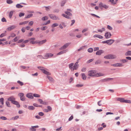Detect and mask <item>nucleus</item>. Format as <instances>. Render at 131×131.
I'll use <instances>...</instances> for the list:
<instances>
[{
    "instance_id": "7",
    "label": "nucleus",
    "mask_w": 131,
    "mask_h": 131,
    "mask_svg": "<svg viewBox=\"0 0 131 131\" xmlns=\"http://www.w3.org/2000/svg\"><path fill=\"white\" fill-rule=\"evenodd\" d=\"M114 40L113 39H110L107 40L106 41H102V42L103 43H106L108 44V45H111L114 42Z\"/></svg>"
},
{
    "instance_id": "19",
    "label": "nucleus",
    "mask_w": 131,
    "mask_h": 131,
    "mask_svg": "<svg viewBox=\"0 0 131 131\" xmlns=\"http://www.w3.org/2000/svg\"><path fill=\"white\" fill-rule=\"evenodd\" d=\"M46 41L47 40L46 39H45L40 41H39V45H42L45 43L46 42Z\"/></svg>"
},
{
    "instance_id": "59",
    "label": "nucleus",
    "mask_w": 131,
    "mask_h": 131,
    "mask_svg": "<svg viewBox=\"0 0 131 131\" xmlns=\"http://www.w3.org/2000/svg\"><path fill=\"white\" fill-rule=\"evenodd\" d=\"M101 100H100L97 102V104L99 106H100L102 105V104L101 103Z\"/></svg>"
},
{
    "instance_id": "3",
    "label": "nucleus",
    "mask_w": 131,
    "mask_h": 131,
    "mask_svg": "<svg viewBox=\"0 0 131 131\" xmlns=\"http://www.w3.org/2000/svg\"><path fill=\"white\" fill-rule=\"evenodd\" d=\"M116 57L115 55L110 54L105 56L104 58L107 59H112L116 58Z\"/></svg>"
},
{
    "instance_id": "33",
    "label": "nucleus",
    "mask_w": 131,
    "mask_h": 131,
    "mask_svg": "<svg viewBox=\"0 0 131 131\" xmlns=\"http://www.w3.org/2000/svg\"><path fill=\"white\" fill-rule=\"evenodd\" d=\"M124 103H131V101L129 100H125L124 99Z\"/></svg>"
},
{
    "instance_id": "48",
    "label": "nucleus",
    "mask_w": 131,
    "mask_h": 131,
    "mask_svg": "<svg viewBox=\"0 0 131 131\" xmlns=\"http://www.w3.org/2000/svg\"><path fill=\"white\" fill-rule=\"evenodd\" d=\"M59 10L58 9H55L53 10V12L54 13H58L59 12Z\"/></svg>"
},
{
    "instance_id": "61",
    "label": "nucleus",
    "mask_w": 131,
    "mask_h": 131,
    "mask_svg": "<svg viewBox=\"0 0 131 131\" xmlns=\"http://www.w3.org/2000/svg\"><path fill=\"white\" fill-rule=\"evenodd\" d=\"M25 15V14L24 13H20L19 14V17H21L22 16H24Z\"/></svg>"
},
{
    "instance_id": "49",
    "label": "nucleus",
    "mask_w": 131,
    "mask_h": 131,
    "mask_svg": "<svg viewBox=\"0 0 131 131\" xmlns=\"http://www.w3.org/2000/svg\"><path fill=\"white\" fill-rule=\"evenodd\" d=\"M96 4L94 3H91L90 5H89V7H92L93 6H94L96 5Z\"/></svg>"
},
{
    "instance_id": "6",
    "label": "nucleus",
    "mask_w": 131,
    "mask_h": 131,
    "mask_svg": "<svg viewBox=\"0 0 131 131\" xmlns=\"http://www.w3.org/2000/svg\"><path fill=\"white\" fill-rule=\"evenodd\" d=\"M70 44L71 43L70 42H68L65 43L59 48V50H64L67 48Z\"/></svg>"
},
{
    "instance_id": "57",
    "label": "nucleus",
    "mask_w": 131,
    "mask_h": 131,
    "mask_svg": "<svg viewBox=\"0 0 131 131\" xmlns=\"http://www.w3.org/2000/svg\"><path fill=\"white\" fill-rule=\"evenodd\" d=\"M81 71L83 72H85L86 70V68H83L81 69Z\"/></svg>"
},
{
    "instance_id": "31",
    "label": "nucleus",
    "mask_w": 131,
    "mask_h": 131,
    "mask_svg": "<svg viewBox=\"0 0 131 131\" xmlns=\"http://www.w3.org/2000/svg\"><path fill=\"white\" fill-rule=\"evenodd\" d=\"M101 60H96L95 63V64H100L101 63Z\"/></svg>"
},
{
    "instance_id": "26",
    "label": "nucleus",
    "mask_w": 131,
    "mask_h": 131,
    "mask_svg": "<svg viewBox=\"0 0 131 131\" xmlns=\"http://www.w3.org/2000/svg\"><path fill=\"white\" fill-rule=\"evenodd\" d=\"M18 118L19 116H16L15 117H12L10 119V120H15L17 119Z\"/></svg>"
},
{
    "instance_id": "63",
    "label": "nucleus",
    "mask_w": 131,
    "mask_h": 131,
    "mask_svg": "<svg viewBox=\"0 0 131 131\" xmlns=\"http://www.w3.org/2000/svg\"><path fill=\"white\" fill-rule=\"evenodd\" d=\"M18 95L20 97H23V96H24V94L23 93H19Z\"/></svg>"
},
{
    "instance_id": "36",
    "label": "nucleus",
    "mask_w": 131,
    "mask_h": 131,
    "mask_svg": "<svg viewBox=\"0 0 131 131\" xmlns=\"http://www.w3.org/2000/svg\"><path fill=\"white\" fill-rule=\"evenodd\" d=\"M65 13L67 14V15L70 16H72V14L70 12L68 11H65Z\"/></svg>"
},
{
    "instance_id": "40",
    "label": "nucleus",
    "mask_w": 131,
    "mask_h": 131,
    "mask_svg": "<svg viewBox=\"0 0 131 131\" xmlns=\"http://www.w3.org/2000/svg\"><path fill=\"white\" fill-rule=\"evenodd\" d=\"M66 0H64L62 1L61 3V6H63L64 5V4L66 3Z\"/></svg>"
},
{
    "instance_id": "1",
    "label": "nucleus",
    "mask_w": 131,
    "mask_h": 131,
    "mask_svg": "<svg viewBox=\"0 0 131 131\" xmlns=\"http://www.w3.org/2000/svg\"><path fill=\"white\" fill-rule=\"evenodd\" d=\"M15 99L14 97L11 96L9 97V101H11L12 103L13 104L16 105L18 107H19L20 105L19 103L15 100Z\"/></svg>"
},
{
    "instance_id": "50",
    "label": "nucleus",
    "mask_w": 131,
    "mask_h": 131,
    "mask_svg": "<svg viewBox=\"0 0 131 131\" xmlns=\"http://www.w3.org/2000/svg\"><path fill=\"white\" fill-rule=\"evenodd\" d=\"M82 84H77L76 85V86L78 88H80L83 86Z\"/></svg>"
},
{
    "instance_id": "54",
    "label": "nucleus",
    "mask_w": 131,
    "mask_h": 131,
    "mask_svg": "<svg viewBox=\"0 0 131 131\" xmlns=\"http://www.w3.org/2000/svg\"><path fill=\"white\" fill-rule=\"evenodd\" d=\"M19 37H15L14 39V40L15 42H16L17 41L18 39H19Z\"/></svg>"
},
{
    "instance_id": "16",
    "label": "nucleus",
    "mask_w": 131,
    "mask_h": 131,
    "mask_svg": "<svg viewBox=\"0 0 131 131\" xmlns=\"http://www.w3.org/2000/svg\"><path fill=\"white\" fill-rule=\"evenodd\" d=\"M112 66L114 67H120L123 66V65L122 63H117L112 65Z\"/></svg>"
},
{
    "instance_id": "30",
    "label": "nucleus",
    "mask_w": 131,
    "mask_h": 131,
    "mask_svg": "<svg viewBox=\"0 0 131 131\" xmlns=\"http://www.w3.org/2000/svg\"><path fill=\"white\" fill-rule=\"evenodd\" d=\"M47 77L50 81L51 82H53V80L51 77L49 76V75H47Z\"/></svg>"
},
{
    "instance_id": "43",
    "label": "nucleus",
    "mask_w": 131,
    "mask_h": 131,
    "mask_svg": "<svg viewBox=\"0 0 131 131\" xmlns=\"http://www.w3.org/2000/svg\"><path fill=\"white\" fill-rule=\"evenodd\" d=\"M4 99L3 97H2L0 99V102L2 105L4 104Z\"/></svg>"
},
{
    "instance_id": "22",
    "label": "nucleus",
    "mask_w": 131,
    "mask_h": 131,
    "mask_svg": "<svg viewBox=\"0 0 131 131\" xmlns=\"http://www.w3.org/2000/svg\"><path fill=\"white\" fill-rule=\"evenodd\" d=\"M120 62L122 63H124L128 62V60L125 59H121L120 60Z\"/></svg>"
},
{
    "instance_id": "45",
    "label": "nucleus",
    "mask_w": 131,
    "mask_h": 131,
    "mask_svg": "<svg viewBox=\"0 0 131 131\" xmlns=\"http://www.w3.org/2000/svg\"><path fill=\"white\" fill-rule=\"evenodd\" d=\"M47 27L46 26H45L43 27H42L41 28V29L43 30H45L47 28Z\"/></svg>"
},
{
    "instance_id": "53",
    "label": "nucleus",
    "mask_w": 131,
    "mask_h": 131,
    "mask_svg": "<svg viewBox=\"0 0 131 131\" xmlns=\"http://www.w3.org/2000/svg\"><path fill=\"white\" fill-rule=\"evenodd\" d=\"M33 96L35 97H40V95H39L36 94H33Z\"/></svg>"
},
{
    "instance_id": "11",
    "label": "nucleus",
    "mask_w": 131,
    "mask_h": 131,
    "mask_svg": "<svg viewBox=\"0 0 131 131\" xmlns=\"http://www.w3.org/2000/svg\"><path fill=\"white\" fill-rule=\"evenodd\" d=\"M111 34L110 32H106L105 35V36L106 39H108L111 37Z\"/></svg>"
},
{
    "instance_id": "24",
    "label": "nucleus",
    "mask_w": 131,
    "mask_h": 131,
    "mask_svg": "<svg viewBox=\"0 0 131 131\" xmlns=\"http://www.w3.org/2000/svg\"><path fill=\"white\" fill-rule=\"evenodd\" d=\"M16 27V26L14 25H13L10 26V27H9V31L11 30H13V29L15 28Z\"/></svg>"
},
{
    "instance_id": "23",
    "label": "nucleus",
    "mask_w": 131,
    "mask_h": 131,
    "mask_svg": "<svg viewBox=\"0 0 131 131\" xmlns=\"http://www.w3.org/2000/svg\"><path fill=\"white\" fill-rule=\"evenodd\" d=\"M126 56H131V51H128L125 53Z\"/></svg>"
},
{
    "instance_id": "55",
    "label": "nucleus",
    "mask_w": 131,
    "mask_h": 131,
    "mask_svg": "<svg viewBox=\"0 0 131 131\" xmlns=\"http://www.w3.org/2000/svg\"><path fill=\"white\" fill-rule=\"evenodd\" d=\"M107 28L109 30H112L113 29V28L112 27H111L109 25H108L107 26Z\"/></svg>"
},
{
    "instance_id": "60",
    "label": "nucleus",
    "mask_w": 131,
    "mask_h": 131,
    "mask_svg": "<svg viewBox=\"0 0 131 131\" xmlns=\"http://www.w3.org/2000/svg\"><path fill=\"white\" fill-rule=\"evenodd\" d=\"M93 60H94V59H90V60H88L87 62V63H89L91 62L92 61H93Z\"/></svg>"
},
{
    "instance_id": "34",
    "label": "nucleus",
    "mask_w": 131,
    "mask_h": 131,
    "mask_svg": "<svg viewBox=\"0 0 131 131\" xmlns=\"http://www.w3.org/2000/svg\"><path fill=\"white\" fill-rule=\"evenodd\" d=\"M28 22V21H24L23 22L20 23H19V25H22L25 24L27 23Z\"/></svg>"
},
{
    "instance_id": "9",
    "label": "nucleus",
    "mask_w": 131,
    "mask_h": 131,
    "mask_svg": "<svg viewBox=\"0 0 131 131\" xmlns=\"http://www.w3.org/2000/svg\"><path fill=\"white\" fill-rule=\"evenodd\" d=\"M99 6L100 8L103 7L105 9H107L108 8V6L104 4H103L102 2L100 3L99 4Z\"/></svg>"
},
{
    "instance_id": "47",
    "label": "nucleus",
    "mask_w": 131,
    "mask_h": 131,
    "mask_svg": "<svg viewBox=\"0 0 131 131\" xmlns=\"http://www.w3.org/2000/svg\"><path fill=\"white\" fill-rule=\"evenodd\" d=\"M17 82L21 86H22L23 85L24 83H23L21 81L18 80L17 81Z\"/></svg>"
},
{
    "instance_id": "52",
    "label": "nucleus",
    "mask_w": 131,
    "mask_h": 131,
    "mask_svg": "<svg viewBox=\"0 0 131 131\" xmlns=\"http://www.w3.org/2000/svg\"><path fill=\"white\" fill-rule=\"evenodd\" d=\"M88 30V28H85L82 31V33H84L85 31H87Z\"/></svg>"
},
{
    "instance_id": "20",
    "label": "nucleus",
    "mask_w": 131,
    "mask_h": 131,
    "mask_svg": "<svg viewBox=\"0 0 131 131\" xmlns=\"http://www.w3.org/2000/svg\"><path fill=\"white\" fill-rule=\"evenodd\" d=\"M82 79L84 80H85L86 78V76L84 73H82L81 74Z\"/></svg>"
},
{
    "instance_id": "64",
    "label": "nucleus",
    "mask_w": 131,
    "mask_h": 131,
    "mask_svg": "<svg viewBox=\"0 0 131 131\" xmlns=\"http://www.w3.org/2000/svg\"><path fill=\"white\" fill-rule=\"evenodd\" d=\"M6 35H5V33H3L1 34L0 35V37L2 38L5 36Z\"/></svg>"
},
{
    "instance_id": "32",
    "label": "nucleus",
    "mask_w": 131,
    "mask_h": 131,
    "mask_svg": "<svg viewBox=\"0 0 131 131\" xmlns=\"http://www.w3.org/2000/svg\"><path fill=\"white\" fill-rule=\"evenodd\" d=\"M14 12V11H11L10 12L9 14V17L10 18H12L13 13Z\"/></svg>"
},
{
    "instance_id": "56",
    "label": "nucleus",
    "mask_w": 131,
    "mask_h": 131,
    "mask_svg": "<svg viewBox=\"0 0 131 131\" xmlns=\"http://www.w3.org/2000/svg\"><path fill=\"white\" fill-rule=\"evenodd\" d=\"M0 118L3 120H6L7 119V118L4 116H2L0 117Z\"/></svg>"
},
{
    "instance_id": "5",
    "label": "nucleus",
    "mask_w": 131,
    "mask_h": 131,
    "mask_svg": "<svg viewBox=\"0 0 131 131\" xmlns=\"http://www.w3.org/2000/svg\"><path fill=\"white\" fill-rule=\"evenodd\" d=\"M88 76L91 77H95L96 72L94 70L89 71L88 72Z\"/></svg>"
},
{
    "instance_id": "4",
    "label": "nucleus",
    "mask_w": 131,
    "mask_h": 131,
    "mask_svg": "<svg viewBox=\"0 0 131 131\" xmlns=\"http://www.w3.org/2000/svg\"><path fill=\"white\" fill-rule=\"evenodd\" d=\"M48 16L50 18L53 20H59L60 19V18L58 17L54 14H49Z\"/></svg>"
},
{
    "instance_id": "14",
    "label": "nucleus",
    "mask_w": 131,
    "mask_h": 131,
    "mask_svg": "<svg viewBox=\"0 0 131 131\" xmlns=\"http://www.w3.org/2000/svg\"><path fill=\"white\" fill-rule=\"evenodd\" d=\"M26 96L28 98H30L31 99H32L34 98L33 96L32 95V94L31 93H29L27 94L26 95Z\"/></svg>"
},
{
    "instance_id": "27",
    "label": "nucleus",
    "mask_w": 131,
    "mask_h": 131,
    "mask_svg": "<svg viewBox=\"0 0 131 131\" xmlns=\"http://www.w3.org/2000/svg\"><path fill=\"white\" fill-rule=\"evenodd\" d=\"M62 16L64 17H65V18L68 19H71V17H69V16L67 15H66L65 14H62Z\"/></svg>"
},
{
    "instance_id": "13",
    "label": "nucleus",
    "mask_w": 131,
    "mask_h": 131,
    "mask_svg": "<svg viewBox=\"0 0 131 131\" xmlns=\"http://www.w3.org/2000/svg\"><path fill=\"white\" fill-rule=\"evenodd\" d=\"M39 127V126L38 125L32 126L29 129L31 131H36V129L35 128H37Z\"/></svg>"
},
{
    "instance_id": "51",
    "label": "nucleus",
    "mask_w": 131,
    "mask_h": 131,
    "mask_svg": "<svg viewBox=\"0 0 131 131\" xmlns=\"http://www.w3.org/2000/svg\"><path fill=\"white\" fill-rule=\"evenodd\" d=\"M85 46H82V47H80V48H79V49H78V50H77L78 51H79L81 50L82 49H84Z\"/></svg>"
},
{
    "instance_id": "25",
    "label": "nucleus",
    "mask_w": 131,
    "mask_h": 131,
    "mask_svg": "<svg viewBox=\"0 0 131 131\" xmlns=\"http://www.w3.org/2000/svg\"><path fill=\"white\" fill-rule=\"evenodd\" d=\"M73 65L74 63H71L69 65V68L71 70H73Z\"/></svg>"
},
{
    "instance_id": "15",
    "label": "nucleus",
    "mask_w": 131,
    "mask_h": 131,
    "mask_svg": "<svg viewBox=\"0 0 131 131\" xmlns=\"http://www.w3.org/2000/svg\"><path fill=\"white\" fill-rule=\"evenodd\" d=\"M79 64L77 63V62H76L73 66V70H77Z\"/></svg>"
},
{
    "instance_id": "2",
    "label": "nucleus",
    "mask_w": 131,
    "mask_h": 131,
    "mask_svg": "<svg viewBox=\"0 0 131 131\" xmlns=\"http://www.w3.org/2000/svg\"><path fill=\"white\" fill-rule=\"evenodd\" d=\"M38 68L41 70L42 72L44 74L47 75H50V72L46 71L45 69V68L43 67H38Z\"/></svg>"
},
{
    "instance_id": "8",
    "label": "nucleus",
    "mask_w": 131,
    "mask_h": 131,
    "mask_svg": "<svg viewBox=\"0 0 131 131\" xmlns=\"http://www.w3.org/2000/svg\"><path fill=\"white\" fill-rule=\"evenodd\" d=\"M53 55V54L51 53H46L44 56V58L45 59H47L52 57Z\"/></svg>"
},
{
    "instance_id": "38",
    "label": "nucleus",
    "mask_w": 131,
    "mask_h": 131,
    "mask_svg": "<svg viewBox=\"0 0 131 131\" xmlns=\"http://www.w3.org/2000/svg\"><path fill=\"white\" fill-rule=\"evenodd\" d=\"M109 2H111L112 4H115L116 3V2L114 1V0H109Z\"/></svg>"
},
{
    "instance_id": "35",
    "label": "nucleus",
    "mask_w": 131,
    "mask_h": 131,
    "mask_svg": "<svg viewBox=\"0 0 131 131\" xmlns=\"http://www.w3.org/2000/svg\"><path fill=\"white\" fill-rule=\"evenodd\" d=\"M93 51V49L92 48H90L88 49V51L90 53H92Z\"/></svg>"
},
{
    "instance_id": "21",
    "label": "nucleus",
    "mask_w": 131,
    "mask_h": 131,
    "mask_svg": "<svg viewBox=\"0 0 131 131\" xmlns=\"http://www.w3.org/2000/svg\"><path fill=\"white\" fill-rule=\"evenodd\" d=\"M124 99L123 98H118L117 99V101H119L121 102L124 103Z\"/></svg>"
},
{
    "instance_id": "29",
    "label": "nucleus",
    "mask_w": 131,
    "mask_h": 131,
    "mask_svg": "<svg viewBox=\"0 0 131 131\" xmlns=\"http://www.w3.org/2000/svg\"><path fill=\"white\" fill-rule=\"evenodd\" d=\"M59 25V24L57 23H54L52 24L51 26L52 28H53L55 27L58 26Z\"/></svg>"
},
{
    "instance_id": "17",
    "label": "nucleus",
    "mask_w": 131,
    "mask_h": 131,
    "mask_svg": "<svg viewBox=\"0 0 131 131\" xmlns=\"http://www.w3.org/2000/svg\"><path fill=\"white\" fill-rule=\"evenodd\" d=\"M67 52V50H62L57 54V55H60L66 53Z\"/></svg>"
},
{
    "instance_id": "46",
    "label": "nucleus",
    "mask_w": 131,
    "mask_h": 131,
    "mask_svg": "<svg viewBox=\"0 0 131 131\" xmlns=\"http://www.w3.org/2000/svg\"><path fill=\"white\" fill-rule=\"evenodd\" d=\"M37 57L41 59H44V56L43 57L41 55H38L37 56Z\"/></svg>"
},
{
    "instance_id": "39",
    "label": "nucleus",
    "mask_w": 131,
    "mask_h": 131,
    "mask_svg": "<svg viewBox=\"0 0 131 131\" xmlns=\"http://www.w3.org/2000/svg\"><path fill=\"white\" fill-rule=\"evenodd\" d=\"M48 19V17L46 16L43 17L42 18V20L43 21H45L46 20H47Z\"/></svg>"
},
{
    "instance_id": "58",
    "label": "nucleus",
    "mask_w": 131,
    "mask_h": 131,
    "mask_svg": "<svg viewBox=\"0 0 131 131\" xmlns=\"http://www.w3.org/2000/svg\"><path fill=\"white\" fill-rule=\"evenodd\" d=\"M1 20L3 22H6V20L4 17H3L1 19Z\"/></svg>"
},
{
    "instance_id": "42",
    "label": "nucleus",
    "mask_w": 131,
    "mask_h": 131,
    "mask_svg": "<svg viewBox=\"0 0 131 131\" xmlns=\"http://www.w3.org/2000/svg\"><path fill=\"white\" fill-rule=\"evenodd\" d=\"M28 108L29 110H33L35 109V107L33 106H29Z\"/></svg>"
},
{
    "instance_id": "41",
    "label": "nucleus",
    "mask_w": 131,
    "mask_h": 131,
    "mask_svg": "<svg viewBox=\"0 0 131 131\" xmlns=\"http://www.w3.org/2000/svg\"><path fill=\"white\" fill-rule=\"evenodd\" d=\"M115 78H106V81H108L112 80H113L114 79H115Z\"/></svg>"
},
{
    "instance_id": "18",
    "label": "nucleus",
    "mask_w": 131,
    "mask_h": 131,
    "mask_svg": "<svg viewBox=\"0 0 131 131\" xmlns=\"http://www.w3.org/2000/svg\"><path fill=\"white\" fill-rule=\"evenodd\" d=\"M94 37H97L100 39H102L103 37L102 36L99 35H94Z\"/></svg>"
},
{
    "instance_id": "10",
    "label": "nucleus",
    "mask_w": 131,
    "mask_h": 131,
    "mask_svg": "<svg viewBox=\"0 0 131 131\" xmlns=\"http://www.w3.org/2000/svg\"><path fill=\"white\" fill-rule=\"evenodd\" d=\"M105 75V74L101 73V72H99L97 73H96L95 75V77H99L102 76H103Z\"/></svg>"
},
{
    "instance_id": "37",
    "label": "nucleus",
    "mask_w": 131,
    "mask_h": 131,
    "mask_svg": "<svg viewBox=\"0 0 131 131\" xmlns=\"http://www.w3.org/2000/svg\"><path fill=\"white\" fill-rule=\"evenodd\" d=\"M23 7V6H22L20 5L19 4H17L16 6V8H21Z\"/></svg>"
},
{
    "instance_id": "12",
    "label": "nucleus",
    "mask_w": 131,
    "mask_h": 131,
    "mask_svg": "<svg viewBox=\"0 0 131 131\" xmlns=\"http://www.w3.org/2000/svg\"><path fill=\"white\" fill-rule=\"evenodd\" d=\"M104 52V51L103 50H100L96 52V54L97 55H100Z\"/></svg>"
},
{
    "instance_id": "28",
    "label": "nucleus",
    "mask_w": 131,
    "mask_h": 131,
    "mask_svg": "<svg viewBox=\"0 0 131 131\" xmlns=\"http://www.w3.org/2000/svg\"><path fill=\"white\" fill-rule=\"evenodd\" d=\"M105 31V29L104 28H102L101 29H98L97 31L100 32L102 33L103 31Z\"/></svg>"
},
{
    "instance_id": "62",
    "label": "nucleus",
    "mask_w": 131,
    "mask_h": 131,
    "mask_svg": "<svg viewBox=\"0 0 131 131\" xmlns=\"http://www.w3.org/2000/svg\"><path fill=\"white\" fill-rule=\"evenodd\" d=\"M36 39L35 38H29V41H34Z\"/></svg>"
},
{
    "instance_id": "44",
    "label": "nucleus",
    "mask_w": 131,
    "mask_h": 131,
    "mask_svg": "<svg viewBox=\"0 0 131 131\" xmlns=\"http://www.w3.org/2000/svg\"><path fill=\"white\" fill-rule=\"evenodd\" d=\"M33 16V14H30L29 15H28L26 16H25V18H29L31 17L32 16Z\"/></svg>"
}]
</instances>
